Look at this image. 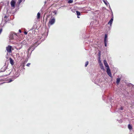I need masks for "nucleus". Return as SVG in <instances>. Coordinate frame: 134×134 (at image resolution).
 Here are the masks:
<instances>
[{
	"label": "nucleus",
	"instance_id": "21",
	"mask_svg": "<svg viewBox=\"0 0 134 134\" xmlns=\"http://www.w3.org/2000/svg\"><path fill=\"white\" fill-rule=\"evenodd\" d=\"M22 0H19L18 2L19 3H20L22 1Z\"/></svg>",
	"mask_w": 134,
	"mask_h": 134
},
{
	"label": "nucleus",
	"instance_id": "22",
	"mask_svg": "<svg viewBox=\"0 0 134 134\" xmlns=\"http://www.w3.org/2000/svg\"><path fill=\"white\" fill-rule=\"evenodd\" d=\"M24 34H25V35H26V34H27V32L26 31H25L24 32Z\"/></svg>",
	"mask_w": 134,
	"mask_h": 134
},
{
	"label": "nucleus",
	"instance_id": "26",
	"mask_svg": "<svg viewBox=\"0 0 134 134\" xmlns=\"http://www.w3.org/2000/svg\"><path fill=\"white\" fill-rule=\"evenodd\" d=\"M121 110H123V108L122 107H121L120 108Z\"/></svg>",
	"mask_w": 134,
	"mask_h": 134
},
{
	"label": "nucleus",
	"instance_id": "17",
	"mask_svg": "<svg viewBox=\"0 0 134 134\" xmlns=\"http://www.w3.org/2000/svg\"><path fill=\"white\" fill-rule=\"evenodd\" d=\"M88 64V61H87L85 63V66L86 67H87V65Z\"/></svg>",
	"mask_w": 134,
	"mask_h": 134
},
{
	"label": "nucleus",
	"instance_id": "8",
	"mask_svg": "<svg viewBox=\"0 0 134 134\" xmlns=\"http://www.w3.org/2000/svg\"><path fill=\"white\" fill-rule=\"evenodd\" d=\"M113 17L109 21L108 23V24H110L111 25L113 22Z\"/></svg>",
	"mask_w": 134,
	"mask_h": 134
},
{
	"label": "nucleus",
	"instance_id": "18",
	"mask_svg": "<svg viewBox=\"0 0 134 134\" xmlns=\"http://www.w3.org/2000/svg\"><path fill=\"white\" fill-rule=\"evenodd\" d=\"M73 2V1L72 0H69L68 1L69 3H72Z\"/></svg>",
	"mask_w": 134,
	"mask_h": 134
},
{
	"label": "nucleus",
	"instance_id": "3",
	"mask_svg": "<svg viewBox=\"0 0 134 134\" xmlns=\"http://www.w3.org/2000/svg\"><path fill=\"white\" fill-rule=\"evenodd\" d=\"M16 3V0H12L11 1L10 4L12 9H14L15 8Z\"/></svg>",
	"mask_w": 134,
	"mask_h": 134
},
{
	"label": "nucleus",
	"instance_id": "7",
	"mask_svg": "<svg viewBox=\"0 0 134 134\" xmlns=\"http://www.w3.org/2000/svg\"><path fill=\"white\" fill-rule=\"evenodd\" d=\"M104 63L105 67L106 68H108L109 67V65L107 63V62L106 60H104Z\"/></svg>",
	"mask_w": 134,
	"mask_h": 134
},
{
	"label": "nucleus",
	"instance_id": "15",
	"mask_svg": "<svg viewBox=\"0 0 134 134\" xmlns=\"http://www.w3.org/2000/svg\"><path fill=\"white\" fill-rule=\"evenodd\" d=\"M76 13L77 16H79L81 15V13L78 11H76Z\"/></svg>",
	"mask_w": 134,
	"mask_h": 134
},
{
	"label": "nucleus",
	"instance_id": "12",
	"mask_svg": "<svg viewBox=\"0 0 134 134\" xmlns=\"http://www.w3.org/2000/svg\"><path fill=\"white\" fill-rule=\"evenodd\" d=\"M100 67L103 70H104V67L102 64H100Z\"/></svg>",
	"mask_w": 134,
	"mask_h": 134
},
{
	"label": "nucleus",
	"instance_id": "6",
	"mask_svg": "<svg viewBox=\"0 0 134 134\" xmlns=\"http://www.w3.org/2000/svg\"><path fill=\"white\" fill-rule=\"evenodd\" d=\"M107 35L106 34H105V35L104 39V45H105V47H107Z\"/></svg>",
	"mask_w": 134,
	"mask_h": 134
},
{
	"label": "nucleus",
	"instance_id": "20",
	"mask_svg": "<svg viewBox=\"0 0 134 134\" xmlns=\"http://www.w3.org/2000/svg\"><path fill=\"white\" fill-rule=\"evenodd\" d=\"M53 13L54 14H56L57 13L56 12L55 10L53 12Z\"/></svg>",
	"mask_w": 134,
	"mask_h": 134
},
{
	"label": "nucleus",
	"instance_id": "2",
	"mask_svg": "<svg viewBox=\"0 0 134 134\" xmlns=\"http://www.w3.org/2000/svg\"><path fill=\"white\" fill-rule=\"evenodd\" d=\"M6 49L7 53H12V51L14 49L12 46L9 45L6 47Z\"/></svg>",
	"mask_w": 134,
	"mask_h": 134
},
{
	"label": "nucleus",
	"instance_id": "11",
	"mask_svg": "<svg viewBox=\"0 0 134 134\" xmlns=\"http://www.w3.org/2000/svg\"><path fill=\"white\" fill-rule=\"evenodd\" d=\"M120 80L121 79L120 78H118L117 79L116 83L117 84H119L120 81Z\"/></svg>",
	"mask_w": 134,
	"mask_h": 134
},
{
	"label": "nucleus",
	"instance_id": "28",
	"mask_svg": "<svg viewBox=\"0 0 134 134\" xmlns=\"http://www.w3.org/2000/svg\"><path fill=\"white\" fill-rule=\"evenodd\" d=\"M77 16V17L78 18H80V17L78 16Z\"/></svg>",
	"mask_w": 134,
	"mask_h": 134
},
{
	"label": "nucleus",
	"instance_id": "23",
	"mask_svg": "<svg viewBox=\"0 0 134 134\" xmlns=\"http://www.w3.org/2000/svg\"><path fill=\"white\" fill-rule=\"evenodd\" d=\"M19 32H20V33H21V30L20 29H19Z\"/></svg>",
	"mask_w": 134,
	"mask_h": 134
},
{
	"label": "nucleus",
	"instance_id": "9",
	"mask_svg": "<svg viewBox=\"0 0 134 134\" xmlns=\"http://www.w3.org/2000/svg\"><path fill=\"white\" fill-rule=\"evenodd\" d=\"M10 62L11 64L12 65L14 64V61L13 59L11 58H9Z\"/></svg>",
	"mask_w": 134,
	"mask_h": 134
},
{
	"label": "nucleus",
	"instance_id": "4",
	"mask_svg": "<svg viewBox=\"0 0 134 134\" xmlns=\"http://www.w3.org/2000/svg\"><path fill=\"white\" fill-rule=\"evenodd\" d=\"M55 19L54 18H51L49 20L48 23V26L51 25H53L55 22Z\"/></svg>",
	"mask_w": 134,
	"mask_h": 134
},
{
	"label": "nucleus",
	"instance_id": "14",
	"mask_svg": "<svg viewBox=\"0 0 134 134\" xmlns=\"http://www.w3.org/2000/svg\"><path fill=\"white\" fill-rule=\"evenodd\" d=\"M40 14L39 12H38L37 14V19L40 18Z\"/></svg>",
	"mask_w": 134,
	"mask_h": 134
},
{
	"label": "nucleus",
	"instance_id": "16",
	"mask_svg": "<svg viewBox=\"0 0 134 134\" xmlns=\"http://www.w3.org/2000/svg\"><path fill=\"white\" fill-rule=\"evenodd\" d=\"M128 128L130 129H131L132 128V126L130 124H129L128 125Z\"/></svg>",
	"mask_w": 134,
	"mask_h": 134
},
{
	"label": "nucleus",
	"instance_id": "25",
	"mask_svg": "<svg viewBox=\"0 0 134 134\" xmlns=\"http://www.w3.org/2000/svg\"><path fill=\"white\" fill-rule=\"evenodd\" d=\"M31 48H30V47H29V49H28V50L29 51L31 49Z\"/></svg>",
	"mask_w": 134,
	"mask_h": 134
},
{
	"label": "nucleus",
	"instance_id": "5",
	"mask_svg": "<svg viewBox=\"0 0 134 134\" xmlns=\"http://www.w3.org/2000/svg\"><path fill=\"white\" fill-rule=\"evenodd\" d=\"M107 72L109 76L111 77L112 76L111 74L109 67L107 68Z\"/></svg>",
	"mask_w": 134,
	"mask_h": 134
},
{
	"label": "nucleus",
	"instance_id": "13",
	"mask_svg": "<svg viewBox=\"0 0 134 134\" xmlns=\"http://www.w3.org/2000/svg\"><path fill=\"white\" fill-rule=\"evenodd\" d=\"M6 68L5 67H3L2 68H1V71L2 72H4L6 70Z\"/></svg>",
	"mask_w": 134,
	"mask_h": 134
},
{
	"label": "nucleus",
	"instance_id": "1",
	"mask_svg": "<svg viewBox=\"0 0 134 134\" xmlns=\"http://www.w3.org/2000/svg\"><path fill=\"white\" fill-rule=\"evenodd\" d=\"M18 35L14 32H13L11 33L9 35V38L10 40L14 39L16 41H18V39L15 38V37H17Z\"/></svg>",
	"mask_w": 134,
	"mask_h": 134
},
{
	"label": "nucleus",
	"instance_id": "19",
	"mask_svg": "<svg viewBox=\"0 0 134 134\" xmlns=\"http://www.w3.org/2000/svg\"><path fill=\"white\" fill-rule=\"evenodd\" d=\"M31 63H28L26 64V66H29L30 65Z\"/></svg>",
	"mask_w": 134,
	"mask_h": 134
},
{
	"label": "nucleus",
	"instance_id": "10",
	"mask_svg": "<svg viewBox=\"0 0 134 134\" xmlns=\"http://www.w3.org/2000/svg\"><path fill=\"white\" fill-rule=\"evenodd\" d=\"M15 78L14 77L9 79L8 80V81H9V82H10L12 81L15 80Z\"/></svg>",
	"mask_w": 134,
	"mask_h": 134
},
{
	"label": "nucleus",
	"instance_id": "24",
	"mask_svg": "<svg viewBox=\"0 0 134 134\" xmlns=\"http://www.w3.org/2000/svg\"><path fill=\"white\" fill-rule=\"evenodd\" d=\"M18 38L19 37H18V36L17 37H15V38H18Z\"/></svg>",
	"mask_w": 134,
	"mask_h": 134
},
{
	"label": "nucleus",
	"instance_id": "27",
	"mask_svg": "<svg viewBox=\"0 0 134 134\" xmlns=\"http://www.w3.org/2000/svg\"><path fill=\"white\" fill-rule=\"evenodd\" d=\"M23 68H24V65L23 66Z\"/></svg>",
	"mask_w": 134,
	"mask_h": 134
}]
</instances>
